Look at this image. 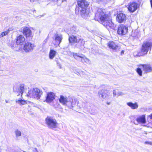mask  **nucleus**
Returning <instances> with one entry per match:
<instances>
[{"label":"nucleus","mask_w":152,"mask_h":152,"mask_svg":"<svg viewBox=\"0 0 152 152\" xmlns=\"http://www.w3.org/2000/svg\"><path fill=\"white\" fill-rule=\"evenodd\" d=\"M6 102H7V100H6Z\"/></svg>","instance_id":"obj_43"},{"label":"nucleus","mask_w":152,"mask_h":152,"mask_svg":"<svg viewBox=\"0 0 152 152\" xmlns=\"http://www.w3.org/2000/svg\"><path fill=\"white\" fill-rule=\"evenodd\" d=\"M27 87L25 86L24 84H21L18 86H14L13 87V90L14 92H19L21 94V96L23 93L26 92Z\"/></svg>","instance_id":"obj_7"},{"label":"nucleus","mask_w":152,"mask_h":152,"mask_svg":"<svg viewBox=\"0 0 152 152\" xmlns=\"http://www.w3.org/2000/svg\"><path fill=\"white\" fill-rule=\"evenodd\" d=\"M23 33L26 37H30L32 36L31 31L28 27H26L23 28Z\"/></svg>","instance_id":"obj_15"},{"label":"nucleus","mask_w":152,"mask_h":152,"mask_svg":"<svg viewBox=\"0 0 152 152\" xmlns=\"http://www.w3.org/2000/svg\"><path fill=\"white\" fill-rule=\"evenodd\" d=\"M150 1L151 3V7L152 8V0H150Z\"/></svg>","instance_id":"obj_39"},{"label":"nucleus","mask_w":152,"mask_h":152,"mask_svg":"<svg viewBox=\"0 0 152 152\" xmlns=\"http://www.w3.org/2000/svg\"><path fill=\"white\" fill-rule=\"evenodd\" d=\"M38 0H30V1L31 2H34L37 1Z\"/></svg>","instance_id":"obj_35"},{"label":"nucleus","mask_w":152,"mask_h":152,"mask_svg":"<svg viewBox=\"0 0 152 152\" xmlns=\"http://www.w3.org/2000/svg\"><path fill=\"white\" fill-rule=\"evenodd\" d=\"M80 38L73 35H72L69 37V40L71 43H77Z\"/></svg>","instance_id":"obj_23"},{"label":"nucleus","mask_w":152,"mask_h":152,"mask_svg":"<svg viewBox=\"0 0 152 152\" xmlns=\"http://www.w3.org/2000/svg\"><path fill=\"white\" fill-rule=\"evenodd\" d=\"M50 1H52L54 2H56L58 5H60L61 4H60V0H49Z\"/></svg>","instance_id":"obj_29"},{"label":"nucleus","mask_w":152,"mask_h":152,"mask_svg":"<svg viewBox=\"0 0 152 152\" xmlns=\"http://www.w3.org/2000/svg\"><path fill=\"white\" fill-rule=\"evenodd\" d=\"M109 94L107 91L104 89L100 90L98 92L99 97L105 99L107 97Z\"/></svg>","instance_id":"obj_14"},{"label":"nucleus","mask_w":152,"mask_h":152,"mask_svg":"<svg viewBox=\"0 0 152 152\" xmlns=\"http://www.w3.org/2000/svg\"><path fill=\"white\" fill-rule=\"evenodd\" d=\"M152 47V42L148 41L143 43L140 51L138 53V56H144L146 55L149 50L150 51Z\"/></svg>","instance_id":"obj_3"},{"label":"nucleus","mask_w":152,"mask_h":152,"mask_svg":"<svg viewBox=\"0 0 152 152\" xmlns=\"http://www.w3.org/2000/svg\"><path fill=\"white\" fill-rule=\"evenodd\" d=\"M124 50H122L121 52V55H122L124 53Z\"/></svg>","instance_id":"obj_37"},{"label":"nucleus","mask_w":152,"mask_h":152,"mask_svg":"<svg viewBox=\"0 0 152 152\" xmlns=\"http://www.w3.org/2000/svg\"><path fill=\"white\" fill-rule=\"evenodd\" d=\"M141 66L142 67L143 70L145 72H149L152 71V67L150 65L142 64Z\"/></svg>","instance_id":"obj_18"},{"label":"nucleus","mask_w":152,"mask_h":152,"mask_svg":"<svg viewBox=\"0 0 152 152\" xmlns=\"http://www.w3.org/2000/svg\"><path fill=\"white\" fill-rule=\"evenodd\" d=\"M74 105H75V104L73 103V101H72V102L71 103V105L69 106V107L71 108V107H73Z\"/></svg>","instance_id":"obj_33"},{"label":"nucleus","mask_w":152,"mask_h":152,"mask_svg":"<svg viewBox=\"0 0 152 152\" xmlns=\"http://www.w3.org/2000/svg\"><path fill=\"white\" fill-rule=\"evenodd\" d=\"M16 102L18 103L20 105H24L26 104V102L25 100L21 99H20L16 100Z\"/></svg>","instance_id":"obj_26"},{"label":"nucleus","mask_w":152,"mask_h":152,"mask_svg":"<svg viewBox=\"0 0 152 152\" xmlns=\"http://www.w3.org/2000/svg\"><path fill=\"white\" fill-rule=\"evenodd\" d=\"M76 43V47L79 48L81 50L84 49V45L85 42L83 39L79 38Z\"/></svg>","instance_id":"obj_16"},{"label":"nucleus","mask_w":152,"mask_h":152,"mask_svg":"<svg viewBox=\"0 0 152 152\" xmlns=\"http://www.w3.org/2000/svg\"><path fill=\"white\" fill-rule=\"evenodd\" d=\"M136 121L139 123H145L146 121L145 115H142L139 116L137 118Z\"/></svg>","instance_id":"obj_21"},{"label":"nucleus","mask_w":152,"mask_h":152,"mask_svg":"<svg viewBox=\"0 0 152 152\" xmlns=\"http://www.w3.org/2000/svg\"><path fill=\"white\" fill-rule=\"evenodd\" d=\"M35 149L36 150H37V148H35Z\"/></svg>","instance_id":"obj_44"},{"label":"nucleus","mask_w":152,"mask_h":152,"mask_svg":"<svg viewBox=\"0 0 152 152\" xmlns=\"http://www.w3.org/2000/svg\"><path fill=\"white\" fill-rule=\"evenodd\" d=\"M11 30V28H9L7 30L1 32V34H0V38L7 35L9 33L10 31Z\"/></svg>","instance_id":"obj_25"},{"label":"nucleus","mask_w":152,"mask_h":152,"mask_svg":"<svg viewBox=\"0 0 152 152\" xmlns=\"http://www.w3.org/2000/svg\"><path fill=\"white\" fill-rule=\"evenodd\" d=\"M107 46L110 48L115 50L116 51H119L120 49V47L113 41L108 42L107 43Z\"/></svg>","instance_id":"obj_12"},{"label":"nucleus","mask_w":152,"mask_h":152,"mask_svg":"<svg viewBox=\"0 0 152 152\" xmlns=\"http://www.w3.org/2000/svg\"><path fill=\"white\" fill-rule=\"evenodd\" d=\"M78 7L75 8V12L77 14H80L85 18H87L90 16V12L86 8L89 5L88 3L85 0H79L77 1Z\"/></svg>","instance_id":"obj_2"},{"label":"nucleus","mask_w":152,"mask_h":152,"mask_svg":"<svg viewBox=\"0 0 152 152\" xmlns=\"http://www.w3.org/2000/svg\"><path fill=\"white\" fill-rule=\"evenodd\" d=\"M116 20L120 23L124 22L126 20V15L123 13L118 14L116 17Z\"/></svg>","instance_id":"obj_10"},{"label":"nucleus","mask_w":152,"mask_h":152,"mask_svg":"<svg viewBox=\"0 0 152 152\" xmlns=\"http://www.w3.org/2000/svg\"><path fill=\"white\" fill-rule=\"evenodd\" d=\"M67 0H61L60 1V4L62 3L64 1H66Z\"/></svg>","instance_id":"obj_36"},{"label":"nucleus","mask_w":152,"mask_h":152,"mask_svg":"<svg viewBox=\"0 0 152 152\" xmlns=\"http://www.w3.org/2000/svg\"><path fill=\"white\" fill-rule=\"evenodd\" d=\"M137 3L130 2L128 7V10L131 12H134L137 9Z\"/></svg>","instance_id":"obj_11"},{"label":"nucleus","mask_w":152,"mask_h":152,"mask_svg":"<svg viewBox=\"0 0 152 152\" xmlns=\"http://www.w3.org/2000/svg\"><path fill=\"white\" fill-rule=\"evenodd\" d=\"M59 66H60V68H61V65H60V64H59Z\"/></svg>","instance_id":"obj_42"},{"label":"nucleus","mask_w":152,"mask_h":152,"mask_svg":"<svg viewBox=\"0 0 152 152\" xmlns=\"http://www.w3.org/2000/svg\"><path fill=\"white\" fill-rule=\"evenodd\" d=\"M127 104L133 110L137 109L138 107V105L137 102L133 103L131 102H129L127 103Z\"/></svg>","instance_id":"obj_22"},{"label":"nucleus","mask_w":152,"mask_h":152,"mask_svg":"<svg viewBox=\"0 0 152 152\" xmlns=\"http://www.w3.org/2000/svg\"><path fill=\"white\" fill-rule=\"evenodd\" d=\"M42 94V92L41 91L37 88H34L30 90L26 94V96L38 99H40Z\"/></svg>","instance_id":"obj_4"},{"label":"nucleus","mask_w":152,"mask_h":152,"mask_svg":"<svg viewBox=\"0 0 152 152\" xmlns=\"http://www.w3.org/2000/svg\"><path fill=\"white\" fill-rule=\"evenodd\" d=\"M55 94L52 92H50L47 94L46 97V102L50 103L52 102L55 98Z\"/></svg>","instance_id":"obj_13"},{"label":"nucleus","mask_w":152,"mask_h":152,"mask_svg":"<svg viewBox=\"0 0 152 152\" xmlns=\"http://www.w3.org/2000/svg\"><path fill=\"white\" fill-rule=\"evenodd\" d=\"M56 51L53 50H50L49 54V57L51 59H52L55 56Z\"/></svg>","instance_id":"obj_24"},{"label":"nucleus","mask_w":152,"mask_h":152,"mask_svg":"<svg viewBox=\"0 0 152 152\" xmlns=\"http://www.w3.org/2000/svg\"><path fill=\"white\" fill-rule=\"evenodd\" d=\"M118 94L120 95H122L124 94L123 93L121 92H118Z\"/></svg>","instance_id":"obj_38"},{"label":"nucleus","mask_w":152,"mask_h":152,"mask_svg":"<svg viewBox=\"0 0 152 152\" xmlns=\"http://www.w3.org/2000/svg\"><path fill=\"white\" fill-rule=\"evenodd\" d=\"M59 100L61 104L64 105H67L68 102L66 96L63 95L60 96Z\"/></svg>","instance_id":"obj_19"},{"label":"nucleus","mask_w":152,"mask_h":152,"mask_svg":"<svg viewBox=\"0 0 152 152\" xmlns=\"http://www.w3.org/2000/svg\"><path fill=\"white\" fill-rule=\"evenodd\" d=\"M25 38L22 35H20L16 39V44L17 45H22L25 40Z\"/></svg>","instance_id":"obj_17"},{"label":"nucleus","mask_w":152,"mask_h":152,"mask_svg":"<svg viewBox=\"0 0 152 152\" xmlns=\"http://www.w3.org/2000/svg\"><path fill=\"white\" fill-rule=\"evenodd\" d=\"M95 19H99L102 24L107 29L113 26L110 17L105 14L104 9H98L95 14Z\"/></svg>","instance_id":"obj_1"},{"label":"nucleus","mask_w":152,"mask_h":152,"mask_svg":"<svg viewBox=\"0 0 152 152\" xmlns=\"http://www.w3.org/2000/svg\"><path fill=\"white\" fill-rule=\"evenodd\" d=\"M113 94L114 96H115L116 95V92L115 90H113Z\"/></svg>","instance_id":"obj_34"},{"label":"nucleus","mask_w":152,"mask_h":152,"mask_svg":"<svg viewBox=\"0 0 152 152\" xmlns=\"http://www.w3.org/2000/svg\"><path fill=\"white\" fill-rule=\"evenodd\" d=\"M137 72L138 73L139 75L140 76H142V71L140 68H138L136 69Z\"/></svg>","instance_id":"obj_28"},{"label":"nucleus","mask_w":152,"mask_h":152,"mask_svg":"<svg viewBox=\"0 0 152 152\" xmlns=\"http://www.w3.org/2000/svg\"><path fill=\"white\" fill-rule=\"evenodd\" d=\"M144 143L145 144H149L152 145V141H145Z\"/></svg>","instance_id":"obj_31"},{"label":"nucleus","mask_w":152,"mask_h":152,"mask_svg":"<svg viewBox=\"0 0 152 152\" xmlns=\"http://www.w3.org/2000/svg\"><path fill=\"white\" fill-rule=\"evenodd\" d=\"M107 104L108 105H109L110 104V102H107Z\"/></svg>","instance_id":"obj_41"},{"label":"nucleus","mask_w":152,"mask_h":152,"mask_svg":"<svg viewBox=\"0 0 152 152\" xmlns=\"http://www.w3.org/2000/svg\"><path fill=\"white\" fill-rule=\"evenodd\" d=\"M148 121H152V113L148 116Z\"/></svg>","instance_id":"obj_30"},{"label":"nucleus","mask_w":152,"mask_h":152,"mask_svg":"<svg viewBox=\"0 0 152 152\" xmlns=\"http://www.w3.org/2000/svg\"><path fill=\"white\" fill-rule=\"evenodd\" d=\"M45 121L48 128L53 129L57 128V122L53 117L48 116L45 119Z\"/></svg>","instance_id":"obj_5"},{"label":"nucleus","mask_w":152,"mask_h":152,"mask_svg":"<svg viewBox=\"0 0 152 152\" xmlns=\"http://www.w3.org/2000/svg\"><path fill=\"white\" fill-rule=\"evenodd\" d=\"M55 40L56 42V45L58 44L59 46L62 39V35L60 34H56L55 35Z\"/></svg>","instance_id":"obj_20"},{"label":"nucleus","mask_w":152,"mask_h":152,"mask_svg":"<svg viewBox=\"0 0 152 152\" xmlns=\"http://www.w3.org/2000/svg\"><path fill=\"white\" fill-rule=\"evenodd\" d=\"M128 31V27L124 25H120L118 27L117 31L118 33L120 35H125Z\"/></svg>","instance_id":"obj_9"},{"label":"nucleus","mask_w":152,"mask_h":152,"mask_svg":"<svg viewBox=\"0 0 152 152\" xmlns=\"http://www.w3.org/2000/svg\"><path fill=\"white\" fill-rule=\"evenodd\" d=\"M34 47L35 45L34 44L27 42L24 45L23 49L26 52H30L33 51Z\"/></svg>","instance_id":"obj_8"},{"label":"nucleus","mask_w":152,"mask_h":152,"mask_svg":"<svg viewBox=\"0 0 152 152\" xmlns=\"http://www.w3.org/2000/svg\"><path fill=\"white\" fill-rule=\"evenodd\" d=\"M73 56L75 59L78 60H80L83 63H86L88 64H90L91 63V61L89 59L81 54L74 53H73Z\"/></svg>","instance_id":"obj_6"},{"label":"nucleus","mask_w":152,"mask_h":152,"mask_svg":"<svg viewBox=\"0 0 152 152\" xmlns=\"http://www.w3.org/2000/svg\"><path fill=\"white\" fill-rule=\"evenodd\" d=\"M146 126L148 127H150L152 128V123H150Z\"/></svg>","instance_id":"obj_32"},{"label":"nucleus","mask_w":152,"mask_h":152,"mask_svg":"<svg viewBox=\"0 0 152 152\" xmlns=\"http://www.w3.org/2000/svg\"><path fill=\"white\" fill-rule=\"evenodd\" d=\"M64 54L65 55H67V54H68V53H65L64 52Z\"/></svg>","instance_id":"obj_40"},{"label":"nucleus","mask_w":152,"mask_h":152,"mask_svg":"<svg viewBox=\"0 0 152 152\" xmlns=\"http://www.w3.org/2000/svg\"><path fill=\"white\" fill-rule=\"evenodd\" d=\"M15 133L17 137L20 136L21 135V132L18 129H16L15 131Z\"/></svg>","instance_id":"obj_27"}]
</instances>
